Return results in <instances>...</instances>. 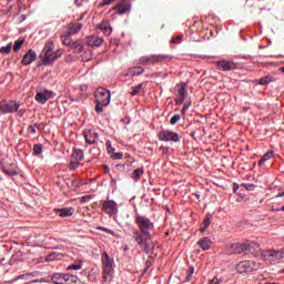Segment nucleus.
<instances>
[{"mask_svg":"<svg viewBox=\"0 0 284 284\" xmlns=\"http://www.w3.org/2000/svg\"><path fill=\"white\" fill-rule=\"evenodd\" d=\"M165 59H172L170 55H159V54H153V55H144L140 58V63L142 65H152L154 63H161V61Z\"/></svg>","mask_w":284,"mask_h":284,"instance_id":"nucleus-10","label":"nucleus"},{"mask_svg":"<svg viewBox=\"0 0 284 284\" xmlns=\"http://www.w3.org/2000/svg\"><path fill=\"white\" fill-rule=\"evenodd\" d=\"M12 52V43H9L7 47L0 48V54H10Z\"/></svg>","mask_w":284,"mask_h":284,"instance_id":"nucleus-34","label":"nucleus"},{"mask_svg":"<svg viewBox=\"0 0 284 284\" xmlns=\"http://www.w3.org/2000/svg\"><path fill=\"white\" fill-rule=\"evenodd\" d=\"M262 256L266 260L274 258L275 261H281V258H284V251H263Z\"/></svg>","mask_w":284,"mask_h":284,"instance_id":"nucleus-16","label":"nucleus"},{"mask_svg":"<svg viewBox=\"0 0 284 284\" xmlns=\"http://www.w3.org/2000/svg\"><path fill=\"white\" fill-rule=\"evenodd\" d=\"M144 172L145 171L143 170V168L135 169L131 175V179L139 181L141 179V176H143Z\"/></svg>","mask_w":284,"mask_h":284,"instance_id":"nucleus-27","label":"nucleus"},{"mask_svg":"<svg viewBox=\"0 0 284 284\" xmlns=\"http://www.w3.org/2000/svg\"><path fill=\"white\" fill-rule=\"evenodd\" d=\"M239 185H236V184H234V186H233V192H234V194H236V192H239Z\"/></svg>","mask_w":284,"mask_h":284,"instance_id":"nucleus-54","label":"nucleus"},{"mask_svg":"<svg viewBox=\"0 0 284 284\" xmlns=\"http://www.w3.org/2000/svg\"><path fill=\"white\" fill-rule=\"evenodd\" d=\"M22 21H26V16H21Z\"/></svg>","mask_w":284,"mask_h":284,"instance_id":"nucleus-59","label":"nucleus"},{"mask_svg":"<svg viewBox=\"0 0 284 284\" xmlns=\"http://www.w3.org/2000/svg\"><path fill=\"white\" fill-rule=\"evenodd\" d=\"M187 84L185 82L178 83L175 85V105H183L185 101V97H187V89H185Z\"/></svg>","mask_w":284,"mask_h":284,"instance_id":"nucleus-8","label":"nucleus"},{"mask_svg":"<svg viewBox=\"0 0 284 284\" xmlns=\"http://www.w3.org/2000/svg\"><path fill=\"white\" fill-rule=\"evenodd\" d=\"M101 261L103 265L102 278L105 283V281H108V276L112 274V267H114V260L110 257L106 252H103L101 255Z\"/></svg>","mask_w":284,"mask_h":284,"instance_id":"nucleus-5","label":"nucleus"},{"mask_svg":"<svg viewBox=\"0 0 284 284\" xmlns=\"http://www.w3.org/2000/svg\"><path fill=\"white\" fill-rule=\"evenodd\" d=\"M71 37L72 36L68 34V32H64L63 34H61L60 39H61L63 45L71 48L72 43L74 42Z\"/></svg>","mask_w":284,"mask_h":284,"instance_id":"nucleus-25","label":"nucleus"},{"mask_svg":"<svg viewBox=\"0 0 284 284\" xmlns=\"http://www.w3.org/2000/svg\"><path fill=\"white\" fill-rule=\"evenodd\" d=\"M103 38H99V36L87 37V45L91 48H101V45H103Z\"/></svg>","mask_w":284,"mask_h":284,"instance_id":"nucleus-17","label":"nucleus"},{"mask_svg":"<svg viewBox=\"0 0 284 284\" xmlns=\"http://www.w3.org/2000/svg\"><path fill=\"white\" fill-rule=\"evenodd\" d=\"M32 283H37V280H33Z\"/></svg>","mask_w":284,"mask_h":284,"instance_id":"nucleus-61","label":"nucleus"},{"mask_svg":"<svg viewBox=\"0 0 284 284\" xmlns=\"http://www.w3.org/2000/svg\"><path fill=\"white\" fill-rule=\"evenodd\" d=\"M192 274H194L193 266L189 267V270L186 271V281H192Z\"/></svg>","mask_w":284,"mask_h":284,"instance_id":"nucleus-38","label":"nucleus"},{"mask_svg":"<svg viewBox=\"0 0 284 284\" xmlns=\"http://www.w3.org/2000/svg\"><path fill=\"white\" fill-rule=\"evenodd\" d=\"M55 212L60 214L61 219H65L74 214V207L57 209Z\"/></svg>","mask_w":284,"mask_h":284,"instance_id":"nucleus-23","label":"nucleus"},{"mask_svg":"<svg viewBox=\"0 0 284 284\" xmlns=\"http://www.w3.org/2000/svg\"><path fill=\"white\" fill-rule=\"evenodd\" d=\"M97 28L101 30L105 37H110V34H112V27L108 21H103L102 23L98 24Z\"/></svg>","mask_w":284,"mask_h":284,"instance_id":"nucleus-19","label":"nucleus"},{"mask_svg":"<svg viewBox=\"0 0 284 284\" xmlns=\"http://www.w3.org/2000/svg\"><path fill=\"white\" fill-rule=\"evenodd\" d=\"M29 276H33L32 273H28V274H22V275H19L18 278L21 280V278H28Z\"/></svg>","mask_w":284,"mask_h":284,"instance_id":"nucleus-49","label":"nucleus"},{"mask_svg":"<svg viewBox=\"0 0 284 284\" xmlns=\"http://www.w3.org/2000/svg\"><path fill=\"white\" fill-rule=\"evenodd\" d=\"M141 90H143V83L132 87L131 92H130L131 97H136V94H139V92H141Z\"/></svg>","mask_w":284,"mask_h":284,"instance_id":"nucleus-30","label":"nucleus"},{"mask_svg":"<svg viewBox=\"0 0 284 284\" xmlns=\"http://www.w3.org/2000/svg\"><path fill=\"white\" fill-rule=\"evenodd\" d=\"M280 70H281V72H283V73H284V67H283V68H281Z\"/></svg>","mask_w":284,"mask_h":284,"instance_id":"nucleus-60","label":"nucleus"},{"mask_svg":"<svg viewBox=\"0 0 284 284\" xmlns=\"http://www.w3.org/2000/svg\"><path fill=\"white\" fill-rule=\"evenodd\" d=\"M197 245L201 246L203 252H207L212 247V240L210 237H202L199 240Z\"/></svg>","mask_w":284,"mask_h":284,"instance_id":"nucleus-20","label":"nucleus"},{"mask_svg":"<svg viewBox=\"0 0 284 284\" xmlns=\"http://www.w3.org/2000/svg\"><path fill=\"white\" fill-rule=\"evenodd\" d=\"M283 196H284V191H283L282 193H278V194L276 195V199H283Z\"/></svg>","mask_w":284,"mask_h":284,"instance_id":"nucleus-56","label":"nucleus"},{"mask_svg":"<svg viewBox=\"0 0 284 284\" xmlns=\"http://www.w3.org/2000/svg\"><path fill=\"white\" fill-rule=\"evenodd\" d=\"M111 159L121 160L123 159V153L121 152L113 153V155H111Z\"/></svg>","mask_w":284,"mask_h":284,"instance_id":"nucleus-45","label":"nucleus"},{"mask_svg":"<svg viewBox=\"0 0 284 284\" xmlns=\"http://www.w3.org/2000/svg\"><path fill=\"white\" fill-rule=\"evenodd\" d=\"M135 224L139 230L133 232V239L138 243L139 247L150 254L152 252V230H154V222L145 215L136 214Z\"/></svg>","mask_w":284,"mask_h":284,"instance_id":"nucleus-1","label":"nucleus"},{"mask_svg":"<svg viewBox=\"0 0 284 284\" xmlns=\"http://www.w3.org/2000/svg\"><path fill=\"white\" fill-rule=\"evenodd\" d=\"M94 97L97 103H100L102 105H110L111 94L110 91H108L105 88L97 89Z\"/></svg>","mask_w":284,"mask_h":284,"instance_id":"nucleus-9","label":"nucleus"},{"mask_svg":"<svg viewBox=\"0 0 284 284\" xmlns=\"http://www.w3.org/2000/svg\"><path fill=\"white\" fill-rule=\"evenodd\" d=\"M274 81V78L271 75H265L258 80L260 85H268V83H272Z\"/></svg>","mask_w":284,"mask_h":284,"instance_id":"nucleus-29","label":"nucleus"},{"mask_svg":"<svg viewBox=\"0 0 284 284\" xmlns=\"http://www.w3.org/2000/svg\"><path fill=\"white\" fill-rule=\"evenodd\" d=\"M145 70L141 67H136L131 70V77H139L140 74H143Z\"/></svg>","mask_w":284,"mask_h":284,"instance_id":"nucleus-33","label":"nucleus"},{"mask_svg":"<svg viewBox=\"0 0 284 284\" xmlns=\"http://www.w3.org/2000/svg\"><path fill=\"white\" fill-rule=\"evenodd\" d=\"M105 145H106L108 153L112 154V152H114V148H112V142L110 140H108L105 142Z\"/></svg>","mask_w":284,"mask_h":284,"instance_id":"nucleus-41","label":"nucleus"},{"mask_svg":"<svg viewBox=\"0 0 284 284\" xmlns=\"http://www.w3.org/2000/svg\"><path fill=\"white\" fill-rule=\"evenodd\" d=\"M79 277L68 273H54L51 275V283L53 284H77Z\"/></svg>","mask_w":284,"mask_h":284,"instance_id":"nucleus-4","label":"nucleus"},{"mask_svg":"<svg viewBox=\"0 0 284 284\" xmlns=\"http://www.w3.org/2000/svg\"><path fill=\"white\" fill-rule=\"evenodd\" d=\"M70 165H71V168H73V170L79 168V163H77V162H71Z\"/></svg>","mask_w":284,"mask_h":284,"instance_id":"nucleus-53","label":"nucleus"},{"mask_svg":"<svg viewBox=\"0 0 284 284\" xmlns=\"http://www.w3.org/2000/svg\"><path fill=\"white\" fill-rule=\"evenodd\" d=\"M256 247H258V244L255 242L234 243L231 244L229 254H243V252H250V250H256Z\"/></svg>","mask_w":284,"mask_h":284,"instance_id":"nucleus-3","label":"nucleus"},{"mask_svg":"<svg viewBox=\"0 0 284 284\" xmlns=\"http://www.w3.org/2000/svg\"><path fill=\"white\" fill-rule=\"evenodd\" d=\"M34 156H39V154H43V144H36L33 146Z\"/></svg>","mask_w":284,"mask_h":284,"instance_id":"nucleus-32","label":"nucleus"},{"mask_svg":"<svg viewBox=\"0 0 284 284\" xmlns=\"http://www.w3.org/2000/svg\"><path fill=\"white\" fill-rule=\"evenodd\" d=\"M50 99H52V91L50 90L40 91L36 94V101L42 105L48 103Z\"/></svg>","mask_w":284,"mask_h":284,"instance_id":"nucleus-14","label":"nucleus"},{"mask_svg":"<svg viewBox=\"0 0 284 284\" xmlns=\"http://www.w3.org/2000/svg\"><path fill=\"white\" fill-rule=\"evenodd\" d=\"M217 63V69L222 70L223 72H229L231 70H236V64L232 61L227 60H220L216 62Z\"/></svg>","mask_w":284,"mask_h":284,"instance_id":"nucleus-15","label":"nucleus"},{"mask_svg":"<svg viewBox=\"0 0 284 284\" xmlns=\"http://www.w3.org/2000/svg\"><path fill=\"white\" fill-rule=\"evenodd\" d=\"M61 54H63V52H61V51L54 52V43L47 42L44 44V48H43L41 54H40V59H41L43 65H50V63H54V61H57V59H60Z\"/></svg>","mask_w":284,"mask_h":284,"instance_id":"nucleus-2","label":"nucleus"},{"mask_svg":"<svg viewBox=\"0 0 284 284\" xmlns=\"http://www.w3.org/2000/svg\"><path fill=\"white\" fill-rule=\"evenodd\" d=\"M33 61H37V52L32 49H30L22 58V65H30V63H33Z\"/></svg>","mask_w":284,"mask_h":284,"instance_id":"nucleus-18","label":"nucleus"},{"mask_svg":"<svg viewBox=\"0 0 284 284\" xmlns=\"http://www.w3.org/2000/svg\"><path fill=\"white\" fill-rule=\"evenodd\" d=\"M191 105H192V102H190V101L185 102V104L182 109V114H185L187 112V110H190Z\"/></svg>","mask_w":284,"mask_h":284,"instance_id":"nucleus-43","label":"nucleus"},{"mask_svg":"<svg viewBox=\"0 0 284 284\" xmlns=\"http://www.w3.org/2000/svg\"><path fill=\"white\" fill-rule=\"evenodd\" d=\"M7 1H12V0H7Z\"/></svg>","mask_w":284,"mask_h":284,"instance_id":"nucleus-64","label":"nucleus"},{"mask_svg":"<svg viewBox=\"0 0 284 284\" xmlns=\"http://www.w3.org/2000/svg\"><path fill=\"white\" fill-rule=\"evenodd\" d=\"M98 230H100L101 232H105L106 234H111V236H114V231H112L110 229H105L103 226H99Z\"/></svg>","mask_w":284,"mask_h":284,"instance_id":"nucleus-42","label":"nucleus"},{"mask_svg":"<svg viewBox=\"0 0 284 284\" xmlns=\"http://www.w3.org/2000/svg\"><path fill=\"white\" fill-rule=\"evenodd\" d=\"M102 212L109 216H116L119 214V204L114 200H108L102 203Z\"/></svg>","mask_w":284,"mask_h":284,"instance_id":"nucleus-12","label":"nucleus"},{"mask_svg":"<svg viewBox=\"0 0 284 284\" xmlns=\"http://www.w3.org/2000/svg\"><path fill=\"white\" fill-rule=\"evenodd\" d=\"M282 272L284 273V268L282 270Z\"/></svg>","mask_w":284,"mask_h":284,"instance_id":"nucleus-63","label":"nucleus"},{"mask_svg":"<svg viewBox=\"0 0 284 284\" xmlns=\"http://www.w3.org/2000/svg\"><path fill=\"white\" fill-rule=\"evenodd\" d=\"M205 230H207L205 226L200 229V232L203 234L205 232Z\"/></svg>","mask_w":284,"mask_h":284,"instance_id":"nucleus-58","label":"nucleus"},{"mask_svg":"<svg viewBox=\"0 0 284 284\" xmlns=\"http://www.w3.org/2000/svg\"><path fill=\"white\" fill-rule=\"evenodd\" d=\"M241 187H245V190H247L248 192H253V190H255V185L254 184H241Z\"/></svg>","mask_w":284,"mask_h":284,"instance_id":"nucleus-39","label":"nucleus"},{"mask_svg":"<svg viewBox=\"0 0 284 284\" xmlns=\"http://www.w3.org/2000/svg\"><path fill=\"white\" fill-rule=\"evenodd\" d=\"M82 19H83V17L78 19L77 22L69 23L68 29H67V33L71 34V37H73V34H79V32H81V29L83 28V24L81 22H79Z\"/></svg>","mask_w":284,"mask_h":284,"instance_id":"nucleus-13","label":"nucleus"},{"mask_svg":"<svg viewBox=\"0 0 284 284\" xmlns=\"http://www.w3.org/2000/svg\"><path fill=\"white\" fill-rule=\"evenodd\" d=\"M261 263H256L254 261H242L236 265V271L240 274H245V272H256V270H261Z\"/></svg>","mask_w":284,"mask_h":284,"instance_id":"nucleus-6","label":"nucleus"},{"mask_svg":"<svg viewBox=\"0 0 284 284\" xmlns=\"http://www.w3.org/2000/svg\"><path fill=\"white\" fill-rule=\"evenodd\" d=\"M57 256L54 254H51L48 256V261H55Z\"/></svg>","mask_w":284,"mask_h":284,"instance_id":"nucleus-52","label":"nucleus"},{"mask_svg":"<svg viewBox=\"0 0 284 284\" xmlns=\"http://www.w3.org/2000/svg\"><path fill=\"white\" fill-rule=\"evenodd\" d=\"M81 267H83V262H79L78 264H71L67 267V270H81Z\"/></svg>","mask_w":284,"mask_h":284,"instance_id":"nucleus-36","label":"nucleus"},{"mask_svg":"<svg viewBox=\"0 0 284 284\" xmlns=\"http://www.w3.org/2000/svg\"><path fill=\"white\" fill-rule=\"evenodd\" d=\"M4 174H8V176H17L19 173L14 169V164L6 165L2 168Z\"/></svg>","mask_w":284,"mask_h":284,"instance_id":"nucleus-26","label":"nucleus"},{"mask_svg":"<svg viewBox=\"0 0 284 284\" xmlns=\"http://www.w3.org/2000/svg\"><path fill=\"white\" fill-rule=\"evenodd\" d=\"M23 114H24L23 110L18 109V116H23Z\"/></svg>","mask_w":284,"mask_h":284,"instance_id":"nucleus-55","label":"nucleus"},{"mask_svg":"<svg viewBox=\"0 0 284 284\" xmlns=\"http://www.w3.org/2000/svg\"><path fill=\"white\" fill-rule=\"evenodd\" d=\"M180 121H181V115L175 114L171 118L170 123H171V125H176V123Z\"/></svg>","mask_w":284,"mask_h":284,"instance_id":"nucleus-37","label":"nucleus"},{"mask_svg":"<svg viewBox=\"0 0 284 284\" xmlns=\"http://www.w3.org/2000/svg\"><path fill=\"white\" fill-rule=\"evenodd\" d=\"M71 156L74 161H77V163H79V161L83 159V151L74 149Z\"/></svg>","mask_w":284,"mask_h":284,"instance_id":"nucleus-28","label":"nucleus"},{"mask_svg":"<svg viewBox=\"0 0 284 284\" xmlns=\"http://www.w3.org/2000/svg\"><path fill=\"white\" fill-rule=\"evenodd\" d=\"M114 10H116L118 14H126V12H130V4L128 2H120L114 7Z\"/></svg>","mask_w":284,"mask_h":284,"instance_id":"nucleus-21","label":"nucleus"},{"mask_svg":"<svg viewBox=\"0 0 284 284\" xmlns=\"http://www.w3.org/2000/svg\"><path fill=\"white\" fill-rule=\"evenodd\" d=\"M182 39H183V37L178 36V37H175V38H173V39L171 40V43H181Z\"/></svg>","mask_w":284,"mask_h":284,"instance_id":"nucleus-46","label":"nucleus"},{"mask_svg":"<svg viewBox=\"0 0 284 284\" xmlns=\"http://www.w3.org/2000/svg\"><path fill=\"white\" fill-rule=\"evenodd\" d=\"M114 0H103L102 6H110Z\"/></svg>","mask_w":284,"mask_h":284,"instance_id":"nucleus-50","label":"nucleus"},{"mask_svg":"<svg viewBox=\"0 0 284 284\" xmlns=\"http://www.w3.org/2000/svg\"><path fill=\"white\" fill-rule=\"evenodd\" d=\"M23 43H24V40H17L13 45V52H19Z\"/></svg>","mask_w":284,"mask_h":284,"instance_id":"nucleus-35","label":"nucleus"},{"mask_svg":"<svg viewBox=\"0 0 284 284\" xmlns=\"http://www.w3.org/2000/svg\"><path fill=\"white\" fill-rule=\"evenodd\" d=\"M211 223H212V221H210V216H206L204 219V221L202 222V225L207 229V227H210Z\"/></svg>","mask_w":284,"mask_h":284,"instance_id":"nucleus-44","label":"nucleus"},{"mask_svg":"<svg viewBox=\"0 0 284 284\" xmlns=\"http://www.w3.org/2000/svg\"><path fill=\"white\" fill-rule=\"evenodd\" d=\"M29 132H32V134H37V129H34L33 125L29 126Z\"/></svg>","mask_w":284,"mask_h":284,"instance_id":"nucleus-51","label":"nucleus"},{"mask_svg":"<svg viewBox=\"0 0 284 284\" xmlns=\"http://www.w3.org/2000/svg\"><path fill=\"white\" fill-rule=\"evenodd\" d=\"M275 212H284V205L281 209H273Z\"/></svg>","mask_w":284,"mask_h":284,"instance_id":"nucleus-57","label":"nucleus"},{"mask_svg":"<svg viewBox=\"0 0 284 284\" xmlns=\"http://www.w3.org/2000/svg\"><path fill=\"white\" fill-rule=\"evenodd\" d=\"M159 139L160 141L179 143L181 141V135L179 133L173 132L171 130H162L159 132Z\"/></svg>","mask_w":284,"mask_h":284,"instance_id":"nucleus-11","label":"nucleus"},{"mask_svg":"<svg viewBox=\"0 0 284 284\" xmlns=\"http://www.w3.org/2000/svg\"><path fill=\"white\" fill-rule=\"evenodd\" d=\"M266 284H278V283H266Z\"/></svg>","mask_w":284,"mask_h":284,"instance_id":"nucleus-62","label":"nucleus"},{"mask_svg":"<svg viewBox=\"0 0 284 284\" xmlns=\"http://www.w3.org/2000/svg\"><path fill=\"white\" fill-rule=\"evenodd\" d=\"M97 136H99V134L92 131H87L84 133V139L89 145H93V143H97Z\"/></svg>","mask_w":284,"mask_h":284,"instance_id":"nucleus-22","label":"nucleus"},{"mask_svg":"<svg viewBox=\"0 0 284 284\" xmlns=\"http://www.w3.org/2000/svg\"><path fill=\"white\" fill-rule=\"evenodd\" d=\"M70 48L71 50H74L77 54H81V52H83L84 50L83 42L81 40L73 41Z\"/></svg>","mask_w":284,"mask_h":284,"instance_id":"nucleus-24","label":"nucleus"},{"mask_svg":"<svg viewBox=\"0 0 284 284\" xmlns=\"http://www.w3.org/2000/svg\"><path fill=\"white\" fill-rule=\"evenodd\" d=\"M209 284H221V280L219 277H214Z\"/></svg>","mask_w":284,"mask_h":284,"instance_id":"nucleus-48","label":"nucleus"},{"mask_svg":"<svg viewBox=\"0 0 284 284\" xmlns=\"http://www.w3.org/2000/svg\"><path fill=\"white\" fill-rule=\"evenodd\" d=\"M272 156H274V152L272 151H267L263 158L260 160V165H263L265 163V161H270V159H272Z\"/></svg>","mask_w":284,"mask_h":284,"instance_id":"nucleus-31","label":"nucleus"},{"mask_svg":"<svg viewBox=\"0 0 284 284\" xmlns=\"http://www.w3.org/2000/svg\"><path fill=\"white\" fill-rule=\"evenodd\" d=\"M106 104H100L99 102H97L95 104V112H98V114H101V112H103V108H105Z\"/></svg>","mask_w":284,"mask_h":284,"instance_id":"nucleus-40","label":"nucleus"},{"mask_svg":"<svg viewBox=\"0 0 284 284\" xmlns=\"http://www.w3.org/2000/svg\"><path fill=\"white\" fill-rule=\"evenodd\" d=\"M19 108H21V103L12 100H4L0 102V112L2 114H12L14 112H19Z\"/></svg>","mask_w":284,"mask_h":284,"instance_id":"nucleus-7","label":"nucleus"},{"mask_svg":"<svg viewBox=\"0 0 284 284\" xmlns=\"http://www.w3.org/2000/svg\"><path fill=\"white\" fill-rule=\"evenodd\" d=\"M169 151L170 149H168V146H160V152H162V154H168Z\"/></svg>","mask_w":284,"mask_h":284,"instance_id":"nucleus-47","label":"nucleus"}]
</instances>
